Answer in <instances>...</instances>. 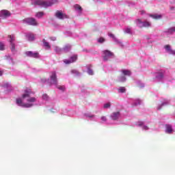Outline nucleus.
<instances>
[{
    "label": "nucleus",
    "instance_id": "3",
    "mask_svg": "<svg viewBox=\"0 0 175 175\" xmlns=\"http://www.w3.org/2000/svg\"><path fill=\"white\" fill-rule=\"evenodd\" d=\"M50 79V85H51V84H54L55 85L58 84V79H57V72H55V71L51 72Z\"/></svg>",
    "mask_w": 175,
    "mask_h": 175
},
{
    "label": "nucleus",
    "instance_id": "30",
    "mask_svg": "<svg viewBox=\"0 0 175 175\" xmlns=\"http://www.w3.org/2000/svg\"><path fill=\"white\" fill-rule=\"evenodd\" d=\"M120 81L122 82L126 81V77H125V76H122V77H120Z\"/></svg>",
    "mask_w": 175,
    "mask_h": 175
},
{
    "label": "nucleus",
    "instance_id": "34",
    "mask_svg": "<svg viewBox=\"0 0 175 175\" xmlns=\"http://www.w3.org/2000/svg\"><path fill=\"white\" fill-rule=\"evenodd\" d=\"M55 51L56 53H61V49L58 48V46H56V47L55 48Z\"/></svg>",
    "mask_w": 175,
    "mask_h": 175
},
{
    "label": "nucleus",
    "instance_id": "10",
    "mask_svg": "<svg viewBox=\"0 0 175 175\" xmlns=\"http://www.w3.org/2000/svg\"><path fill=\"white\" fill-rule=\"evenodd\" d=\"M120 111L113 112L111 115V120H118V118H120Z\"/></svg>",
    "mask_w": 175,
    "mask_h": 175
},
{
    "label": "nucleus",
    "instance_id": "23",
    "mask_svg": "<svg viewBox=\"0 0 175 175\" xmlns=\"http://www.w3.org/2000/svg\"><path fill=\"white\" fill-rule=\"evenodd\" d=\"M137 25L138 27H140V25H143V21H142V19H137L136 20Z\"/></svg>",
    "mask_w": 175,
    "mask_h": 175
},
{
    "label": "nucleus",
    "instance_id": "45",
    "mask_svg": "<svg viewBox=\"0 0 175 175\" xmlns=\"http://www.w3.org/2000/svg\"><path fill=\"white\" fill-rule=\"evenodd\" d=\"M88 117H89V118H93V117H94V115H92V116H89Z\"/></svg>",
    "mask_w": 175,
    "mask_h": 175
},
{
    "label": "nucleus",
    "instance_id": "14",
    "mask_svg": "<svg viewBox=\"0 0 175 175\" xmlns=\"http://www.w3.org/2000/svg\"><path fill=\"white\" fill-rule=\"evenodd\" d=\"M150 17L154 18V20H159V18H162V15L151 14V15H150Z\"/></svg>",
    "mask_w": 175,
    "mask_h": 175
},
{
    "label": "nucleus",
    "instance_id": "35",
    "mask_svg": "<svg viewBox=\"0 0 175 175\" xmlns=\"http://www.w3.org/2000/svg\"><path fill=\"white\" fill-rule=\"evenodd\" d=\"M169 54H172V55H175V51L173 49H171L169 52Z\"/></svg>",
    "mask_w": 175,
    "mask_h": 175
},
{
    "label": "nucleus",
    "instance_id": "27",
    "mask_svg": "<svg viewBox=\"0 0 175 175\" xmlns=\"http://www.w3.org/2000/svg\"><path fill=\"white\" fill-rule=\"evenodd\" d=\"M0 50L3 51L5 50V44L3 43L0 42Z\"/></svg>",
    "mask_w": 175,
    "mask_h": 175
},
{
    "label": "nucleus",
    "instance_id": "51",
    "mask_svg": "<svg viewBox=\"0 0 175 175\" xmlns=\"http://www.w3.org/2000/svg\"><path fill=\"white\" fill-rule=\"evenodd\" d=\"M163 105H164V104L163 103V104L161 105V106H163Z\"/></svg>",
    "mask_w": 175,
    "mask_h": 175
},
{
    "label": "nucleus",
    "instance_id": "42",
    "mask_svg": "<svg viewBox=\"0 0 175 175\" xmlns=\"http://www.w3.org/2000/svg\"><path fill=\"white\" fill-rule=\"evenodd\" d=\"M101 120H102V121H106V117L103 116V117L101 118Z\"/></svg>",
    "mask_w": 175,
    "mask_h": 175
},
{
    "label": "nucleus",
    "instance_id": "36",
    "mask_svg": "<svg viewBox=\"0 0 175 175\" xmlns=\"http://www.w3.org/2000/svg\"><path fill=\"white\" fill-rule=\"evenodd\" d=\"M126 33H131V28H126L124 31Z\"/></svg>",
    "mask_w": 175,
    "mask_h": 175
},
{
    "label": "nucleus",
    "instance_id": "43",
    "mask_svg": "<svg viewBox=\"0 0 175 175\" xmlns=\"http://www.w3.org/2000/svg\"><path fill=\"white\" fill-rule=\"evenodd\" d=\"M144 129H145V131H147L148 129V126H144Z\"/></svg>",
    "mask_w": 175,
    "mask_h": 175
},
{
    "label": "nucleus",
    "instance_id": "48",
    "mask_svg": "<svg viewBox=\"0 0 175 175\" xmlns=\"http://www.w3.org/2000/svg\"><path fill=\"white\" fill-rule=\"evenodd\" d=\"M170 9H171V10H173L174 9V8L172 7Z\"/></svg>",
    "mask_w": 175,
    "mask_h": 175
},
{
    "label": "nucleus",
    "instance_id": "26",
    "mask_svg": "<svg viewBox=\"0 0 175 175\" xmlns=\"http://www.w3.org/2000/svg\"><path fill=\"white\" fill-rule=\"evenodd\" d=\"M126 91V89H125L124 87L120 88L118 89V92H121L122 94H124Z\"/></svg>",
    "mask_w": 175,
    "mask_h": 175
},
{
    "label": "nucleus",
    "instance_id": "39",
    "mask_svg": "<svg viewBox=\"0 0 175 175\" xmlns=\"http://www.w3.org/2000/svg\"><path fill=\"white\" fill-rule=\"evenodd\" d=\"M109 36L110 38H112V39H116V36H115L114 34H113V33H109Z\"/></svg>",
    "mask_w": 175,
    "mask_h": 175
},
{
    "label": "nucleus",
    "instance_id": "44",
    "mask_svg": "<svg viewBox=\"0 0 175 175\" xmlns=\"http://www.w3.org/2000/svg\"><path fill=\"white\" fill-rule=\"evenodd\" d=\"M140 13H141V14H144L145 12H144V10H142V11H140Z\"/></svg>",
    "mask_w": 175,
    "mask_h": 175
},
{
    "label": "nucleus",
    "instance_id": "7",
    "mask_svg": "<svg viewBox=\"0 0 175 175\" xmlns=\"http://www.w3.org/2000/svg\"><path fill=\"white\" fill-rule=\"evenodd\" d=\"M10 16H12V14L8 10H1L0 17H2L3 18H8V17H10Z\"/></svg>",
    "mask_w": 175,
    "mask_h": 175
},
{
    "label": "nucleus",
    "instance_id": "5",
    "mask_svg": "<svg viewBox=\"0 0 175 175\" xmlns=\"http://www.w3.org/2000/svg\"><path fill=\"white\" fill-rule=\"evenodd\" d=\"M16 103L18 106H22L23 107H32L33 106L32 103H23L21 98H16Z\"/></svg>",
    "mask_w": 175,
    "mask_h": 175
},
{
    "label": "nucleus",
    "instance_id": "41",
    "mask_svg": "<svg viewBox=\"0 0 175 175\" xmlns=\"http://www.w3.org/2000/svg\"><path fill=\"white\" fill-rule=\"evenodd\" d=\"M42 98H43V99H47V98H49V96H47V94H43Z\"/></svg>",
    "mask_w": 175,
    "mask_h": 175
},
{
    "label": "nucleus",
    "instance_id": "6",
    "mask_svg": "<svg viewBox=\"0 0 175 175\" xmlns=\"http://www.w3.org/2000/svg\"><path fill=\"white\" fill-rule=\"evenodd\" d=\"M25 55L31 58H39V53L38 52L26 51Z\"/></svg>",
    "mask_w": 175,
    "mask_h": 175
},
{
    "label": "nucleus",
    "instance_id": "28",
    "mask_svg": "<svg viewBox=\"0 0 175 175\" xmlns=\"http://www.w3.org/2000/svg\"><path fill=\"white\" fill-rule=\"evenodd\" d=\"M64 64H73V63L72 62V60H70V59L69 60L65 59V60H64Z\"/></svg>",
    "mask_w": 175,
    "mask_h": 175
},
{
    "label": "nucleus",
    "instance_id": "2",
    "mask_svg": "<svg viewBox=\"0 0 175 175\" xmlns=\"http://www.w3.org/2000/svg\"><path fill=\"white\" fill-rule=\"evenodd\" d=\"M114 57V53L109 50L103 51V58L104 61H109L110 58Z\"/></svg>",
    "mask_w": 175,
    "mask_h": 175
},
{
    "label": "nucleus",
    "instance_id": "19",
    "mask_svg": "<svg viewBox=\"0 0 175 175\" xmlns=\"http://www.w3.org/2000/svg\"><path fill=\"white\" fill-rule=\"evenodd\" d=\"M44 14L42 12H37L36 14V17H38V18H40L43 17Z\"/></svg>",
    "mask_w": 175,
    "mask_h": 175
},
{
    "label": "nucleus",
    "instance_id": "47",
    "mask_svg": "<svg viewBox=\"0 0 175 175\" xmlns=\"http://www.w3.org/2000/svg\"><path fill=\"white\" fill-rule=\"evenodd\" d=\"M139 126H142L143 125V122H141L139 124H138Z\"/></svg>",
    "mask_w": 175,
    "mask_h": 175
},
{
    "label": "nucleus",
    "instance_id": "4",
    "mask_svg": "<svg viewBox=\"0 0 175 175\" xmlns=\"http://www.w3.org/2000/svg\"><path fill=\"white\" fill-rule=\"evenodd\" d=\"M23 21L29 25H38V22H36V20L33 18H27L23 19Z\"/></svg>",
    "mask_w": 175,
    "mask_h": 175
},
{
    "label": "nucleus",
    "instance_id": "13",
    "mask_svg": "<svg viewBox=\"0 0 175 175\" xmlns=\"http://www.w3.org/2000/svg\"><path fill=\"white\" fill-rule=\"evenodd\" d=\"M150 25H151V23H150V22L145 21V22H143L142 25H139V28H143V27L147 28L148 27H150Z\"/></svg>",
    "mask_w": 175,
    "mask_h": 175
},
{
    "label": "nucleus",
    "instance_id": "20",
    "mask_svg": "<svg viewBox=\"0 0 175 175\" xmlns=\"http://www.w3.org/2000/svg\"><path fill=\"white\" fill-rule=\"evenodd\" d=\"M70 60L73 63V62H76V61L77 60V55H75L73 56H72L70 59Z\"/></svg>",
    "mask_w": 175,
    "mask_h": 175
},
{
    "label": "nucleus",
    "instance_id": "29",
    "mask_svg": "<svg viewBox=\"0 0 175 175\" xmlns=\"http://www.w3.org/2000/svg\"><path fill=\"white\" fill-rule=\"evenodd\" d=\"M157 77V79H163V73L162 72L159 73Z\"/></svg>",
    "mask_w": 175,
    "mask_h": 175
},
{
    "label": "nucleus",
    "instance_id": "38",
    "mask_svg": "<svg viewBox=\"0 0 175 175\" xmlns=\"http://www.w3.org/2000/svg\"><path fill=\"white\" fill-rule=\"evenodd\" d=\"M88 73H89V75H94V71H92V70H91V69H89L88 71Z\"/></svg>",
    "mask_w": 175,
    "mask_h": 175
},
{
    "label": "nucleus",
    "instance_id": "9",
    "mask_svg": "<svg viewBox=\"0 0 175 175\" xmlns=\"http://www.w3.org/2000/svg\"><path fill=\"white\" fill-rule=\"evenodd\" d=\"M55 16L57 18H59V20H63V18H68V16L66 14L62 13V12H60V11L56 12Z\"/></svg>",
    "mask_w": 175,
    "mask_h": 175
},
{
    "label": "nucleus",
    "instance_id": "49",
    "mask_svg": "<svg viewBox=\"0 0 175 175\" xmlns=\"http://www.w3.org/2000/svg\"><path fill=\"white\" fill-rule=\"evenodd\" d=\"M158 110H161V108H158Z\"/></svg>",
    "mask_w": 175,
    "mask_h": 175
},
{
    "label": "nucleus",
    "instance_id": "11",
    "mask_svg": "<svg viewBox=\"0 0 175 175\" xmlns=\"http://www.w3.org/2000/svg\"><path fill=\"white\" fill-rule=\"evenodd\" d=\"M25 93L22 95L23 99H25V98H29V94H31V90L27 89L25 91Z\"/></svg>",
    "mask_w": 175,
    "mask_h": 175
},
{
    "label": "nucleus",
    "instance_id": "12",
    "mask_svg": "<svg viewBox=\"0 0 175 175\" xmlns=\"http://www.w3.org/2000/svg\"><path fill=\"white\" fill-rule=\"evenodd\" d=\"M165 132L166 133H169L170 135L173 133V129L172 128V126L170 124L166 125Z\"/></svg>",
    "mask_w": 175,
    "mask_h": 175
},
{
    "label": "nucleus",
    "instance_id": "37",
    "mask_svg": "<svg viewBox=\"0 0 175 175\" xmlns=\"http://www.w3.org/2000/svg\"><path fill=\"white\" fill-rule=\"evenodd\" d=\"M57 88L61 90V91H65V87L64 86H57Z\"/></svg>",
    "mask_w": 175,
    "mask_h": 175
},
{
    "label": "nucleus",
    "instance_id": "17",
    "mask_svg": "<svg viewBox=\"0 0 175 175\" xmlns=\"http://www.w3.org/2000/svg\"><path fill=\"white\" fill-rule=\"evenodd\" d=\"M122 72L124 76H131V71L128 70H123Z\"/></svg>",
    "mask_w": 175,
    "mask_h": 175
},
{
    "label": "nucleus",
    "instance_id": "1",
    "mask_svg": "<svg viewBox=\"0 0 175 175\" xmlns=\"http://www.w3.org/2000/svg\"><path fill=\"white\" fill-rule=\"evenodd\" d=\"M54 3H57V0H36L33 5H38V6H42L43 8H49V6H53Z\"/></svg>",
    "mask_w": 175,
    "mask_h": 175
},
{
    "label": "nucleus",
    "instance_id": "22",
    "mask_svg": "<svg viewBox=\"0 0 175 175\" xmlns=\"http://www.w3.org/2000/svg\"><path fill=\"white\" fill-rule=\"evenodd\" d=\"M71 73L75 76H80V73L77 71V70H72Z\"/></svg>",
    "mask_w": 175,
    "mask_h": 175
},
{
    "label": "nucleus",
    "instance_id": "8",
    "mask_svg": "<svg viewBox=\"0 0 175 175\" xmlns=\"http://www.w3.org/2000/svg\"><path fill=\"white\" fill-rule=\"evenodd\" d=\"M8 38H10V42L11 43V51L12 53H14V51H16V45L14 43H13V42H14L15 38L14 36H8Z\"/></svg>",
    "mask_w": 175,
    "mask_h": 175
},
{
    "label": "nucleus",
    "instance_id": "50",
    "mask_svg": "<svg viewBox=\"0 0 175 175\" xmlns=\"http://www.w3.org/2000/svg\"><path fill=\"white\" fill-rule=\"evenodd\" d=\"M42 81L44 82V81H43V79H42Z\"/></svg>",
    "mask_w": 175,
    "mask_h": 175
},
{
    "label": "nucleus",
    "instance_id": "32",
    "mask_svg": "<svg viewBox=\"0 0 175 175\" xmlns=\"http://www.w3.org/2000/svg\"><path fill=\"white\" fill-rule=\"evenodd\" d=\"M64 51H69V50H70V46H66L64 48Z\"/></svg>",
    "mask_w": 175,
    "mask_h": 175
},
{
    "label": "nucleus",
    "instance_id": "24",
    "mask_svg": "<svg viewBox=\"0 0 175 175\" xmlns=\"http://www.w3.org/2000/svg\"><path fill=\"white\" fill-rule=\"evenodd\" d=\"M167 32L168 33H173V32H175V27L168 29Z\"/></svg>",
    "mask_w": 175,
    "mask_h": 175
},
{
    "label": "nucleus",
    "instance_id": "18",
    "mask_svg": "<svg viewBox=\"0 0 175 175\" xmlns=\"http://www.w3.org/2000/svg\"><path fill=\"white\" fill-rule=\"evenodd\" d=\"M74 8H75V10H80V12H81V10H83V8L79 4L75 5Z\"/></svg>",
    "mask_w": 175,
    "mask_h": 175
},
{
    "label": "nucleus",
    "instance_id": "15",
    "mask_svg": "<svg viewBox=\"0 0 175 175\" xmlns=\"http://www.w3.org/2000/svg\"><path fill=\"white\" fill-rule=\"evenodd\" d=\"M27 101L29 102V103H33L36 102V98L35 97H30L27 99Z\"/></svg>",
    "mask_w": 175,
    "mask_h": 175
},
{
    "label": "nucleus",
    "instance_id": "33",
    "mask_svg": "<svg viewBox=\"0 0 175 175\" xmlns=\"http://www.w3.org/2000/svg\"><path fill=\"white\" fill-rule=\"evenodd\" d=\"M98 42H99V43H103V42H105V38H100L98 40Z\"/></svg>",
    "mask_w": 175,
    "mask_h": 175
},
{
    "label": "nucleus",
    "instance_id": "16",
    "mask_svg": "<svg viewBox=\"0 0 175 175\" xmlns=\"http://www.w3.org/2000/svg\"><path fill=\"white\" fill-rule=\"evenodd\" d=\"M27 38H28L29 42H32V41L35 40V36H33V34L27 35Z\"/></svg>",
    "mask_w": 175,
    "mask_h": 175
},
{
    "label": "nucleus",
    "instance_id": "46",
    "mask_svg": "<svg viewBox=\"0 0 175 175\" xmlns=\"http://www.w3.org/2000/svg\"><path fill=\"white\" fill-rule=\"evenodd\" d=\"M2 75H3V72L0 70V76H2Z\"/></svg>",
    "mask_w": 175,
    "mask_h": 175
},
{
    "label": "nucleus",
    "instance_id": "25",
    "mask_svg": "<svg viewBox=\"0 0 175 175\" xmlns=\"http://www.w3.org/2000/svg\"><path fill=\"white\" fill-rule=\"evenodd\" d=\"M164 48L165 49L166 51H167V53L172 50V48H170V45L169 44L165 45Z\"/></svg>",
    "mask_w": 175,
    "mask_h": 175
},
{
    "label": "nucleus",
    "instance_id": "21",
    "mask_svg": "<svg viewBox=\"0 0 175 175\" xmlns=\"http://www.w3.org/2000/svg\"><path fill=\"white\" fill-rule=\"evenodd\" d=\"M43 43H44V46L46 47V49H51V46H50V44H49V42H46L44 40Z\"/></svg>",
    "mask_w": 175,
    "mask_h": 175
},
{
    "label": "nucleus",
    "instance_id": "31",
    "mask_svg": "<svg viewBox=\"0 0 175 175\" xmlns=\"http://www.w3.org/2000/svg\"><path fill=\"white\" fill-rule=\"evenodd\" d=\"M110 106H111L110 103H107L104 105V109H109V107H110Z\"/></svg>",
    "mask_w": 175,
    "mask_h": 175
},
{
    "label": "nucleus",
    "instance_id": "40",
    "mask_svg": "<svg viewBox=\"0 0 175 175\" xmlns=\"http://www.w3.org/2000/svg\"><path fill=\"white\" fill-rule=\"evenodd\" d=\"M50 39L51 40H53V42H55V40H57V38L55 37H51Z\"/></svg>",
    "mask_w": 175,
    "mask_h": 175
}]
</instances>
